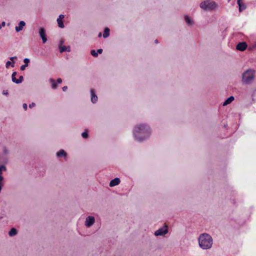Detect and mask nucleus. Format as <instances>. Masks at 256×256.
<instances>
[{
    "label": "nucleus",
    "mask_w": 256,
    "mask_h": 256,
    "mask_svg": "<svg viewBox=\"0 0 256 256\" xmlns=\"http://www.w3.org/2000/svg\"><path fill=\"white\" fill-rule=\"evenodd\" d=\"M132 134L134 140L142 142L150 138L152 134V128L147 123H138L132 127Z\"/></svg>",
    "instance_id": "f257e3e1"
},
{
    "label": "nucleus",
    "mask_w": 256,
    "mask_h": 256,
    "mask_svg": "<svg viewBox=\"0 0 256 256\" xmlns=\"http://www.w3.org/2000/svg\"><path fill=\"white\" fill-rule=\"evenodd\" d=\"M198 240L199 246L203 250H210L212 247L213 238L207 233L200 234Z\"/></svg>",
    "instance_id": "f03ea898"
},
{
    "label": "nucleus",
    "mask_w": 256,
    "mask_h": 256,
    "mask_svg": "<svg viewBox=\"0 0 256 256\" xmlns=\"http://www.w3.org/2000/svg\"><path fill=\"white\" fill-rule=\"evenodd\" d=\"M254 77L255 70L252 69H248L242 74V83L244 84H250L253 82Z\"/></svg>",
    "instance_id": "7ed1b4c3"
},
{
    "label": "nucleus",
    "mask_w": 256,
    "mask_h": 256,
    "mask_svg": "<svg viewBox=\"0 0 256 256\" xmlns=\"http://www.w3.org/2000/svg\"><path fill=\"white\" fill-rule=\"evenodd\" d=\"M200 7L205 11H213L218 8L219 5L214 1L206 0L200 3Z\"/></svg>",
    "instance_id": "20e7f679"
},
{
    "label": "nucleus",
    "mask_w": 256,
    "mask_h": 256,
    "mask_svg": "<svg viewBox=\"0 0 256 256\" xmlns=\"http://www.w3.org/2000/svg\"><path fill=\"white\" fill-rule=\"evenodd\" d=\"M96 222L95 218L92 216H88L86 217L84 221V226L86 228L92 227Z\"/></svg>",
    "instance_id": "39448f33"
},
{
    "label": "nucleus",
    "mask_w": 256,
    "mask_h": 256,
    "mask_svg": "<svg viewBox=\"0 0 256 256\" xmlns=\"http://www.w3.org/2000/svg\"><path fill=\"white\" fill-rule=\"evenodd\" d=\"M168 232V230L166 226H164L154 232L156 236H162L166 234Z\"/></svg>",
    "instance_id": "423d86ee"
},
{
    "label": "nucleus",
    "mask_w": 256,
    "mask_h": 256,
    "mask_svg": "<svg viewBox=\"0 0 256 256\" xmlns=\"http://www.w3.org/2000/svg\"><path fill=\"white\" fill-rule=\"evenodd\" d=\"M38 32L40 38L42 39V42L45 44L47 42L46 30L44 28H40Z\"/></svg>",
    "instance_id": "0eeeda50"
},
{
    "label": "nucleus",
    "mask_w": 256,
    "mask_h": 256,
    "mask_svg": "<svg viewBox=\"0 0 256 256\" xmlns=\"http://www.w3.org/2000/svg\"><path fill=\"white\" fill-rule=\"evenodd\" d=\"M90 100L92 103L96 104L98 100V98L94 92V90L92 88L90 90Z\"/></svg>",
    "instance_id": "6e6552de"
},
{
    "label": "nucleus",
    "mask_w": 256,
    "mask_h": 256,
    "mask_svg": "<svg viewBox=\"0 0 256 256\" xmlns=\"http://www.w3.org/2000/svg\"><path fill=\"white\" fill-rule=\"evenodd\" d=\"M184 20L188 26H191L194 24V22L192 18L188 15H186L184 17Z\"/></svg>",
    "instance_id": "1a4fd4ad"
},
{
    "label": "nucleus",
    "mask_w": 256,
    "mask_h": 256,
    "mask_svg": "<svg viewBox=\"0 0 256 256\" xmlns=\"http://www.w3.org/2000/svg\"><path fill=\"white\" fill-rule=\"evenodd\" d=\"M64 14H60L58 18H57V22L58 24V26L60 28H64V25L63 23L62 20L64 18Z\"/></svg>",
    "instance_id": "9d476101"
},
{
    "label": "nucleus",
    "mask_w": 256,
    "mask_h": 256,
    "mask_svg": "<svg viewBox=\"0 0 256 256\" xmlns=\"http://www.w3.org/2000/svg\"><path fill=\"white\" fill-rule=\"evenodd\" d=\"M247 47V44L245 42L238 43L236 46V49L238 50L244 51Z\"/></svg>",
    "instance_id": "9b49d317"
},
{
    "label": "nucleus",
    "mask_w": 256,
    "mask_h": 256,
    "mask_svg": "<svg viewBox=\"0 0 256 256\" xmlns=\"http://www.w3.org/2000/svg\"><path fill=\"white\" fill-rule=\"evenodd\" d=\"M25 26H26V22L24 21H23V20L20 21L18 24V26H16V28H15L16 31L17 32H20V31H21L23 30V28Z\"/></svg>",
    "instance_id": "f8f14e48"
},
{
    "label": "nucleus",
    "mask_w": 256,
    "mask_h": 256,
    "mask_svg": "<svg viewBox=\"0 0 256 256\" xmlns=\"http://www.w3.org/2000/svg\"><path fill=\"white\" fill-rule=\"evenodd\" d=\"M120 182V180L119 178H116L113 180H112L109 184L110 186L114 187L118 185Z\"/></svg>",
    "instance_id": "ddd939ff"
},
{
    "label": "nucleus",
    "mask_w": 256,
    "mask_h": 256,
    "mask_svg": "<svg viewBox=\"0 0 256 256\" xmlns=\"http://www.w3.org/2000/svg\"><path fill=\"white\" fill-rule=\"evenodd\" d=\"M238 4L239 6V11L242 12L246 8V5L243 2V0H238Z\"/></svg>",
    "instance_id": "4468645a"
},
{
    "label": "nucleus",
    "mask_w": 256,
    "mask_h": 256,
    "mask_svg": "<svg viewBox=\"0 0 256 256\" xmlns=\"http://www.w3.org/2000/svg\"><path fill=\"white\" fill-rule=\"evenodd\" d=\"M56 156L58 158H66L67 154L64 150H60L56 153Z\"/></svg>",
    "instance_id": "2eb2a0df"
},
{
    "label": "nucleus",
    "mask_w": 256,
    "mask_h": 256,
    "mask_svg": "<svg viewBox=\"0 0 256 256\" xmlns=\"http://www.w3.org/2000/svg\"><path fill=\"white\" fill-rule=\"evenodd\" d=\"M58 48L60 52H70V47H66L64 45H62L61 44H59Z\"/></svg>",
    "instance_id": "dca6fc26"
},
{
    "label": "nucleus",
    "mask_w": 256,
    "mask_h": 256,
    "mask_svg": "<svg viewBox=\"0 0 256 256\" xmlns=\"http://www.w3.org/2000/svg\"><path fill=\"white\" fill-rule=\"evenodd\" d=\"M234 98L233 96H231L229 98H228L224 102H223V106H226L228 104H230L232 102L234 101Z\"/></svg>",
    "instance_id": "f3484780"
},
{
    "label": "nucleus",
    "mask_w": 256,
    "mask_h": 256,
    "mask_svg": "<svg viewBox=\"0 0 256 256\" xmlns=\"http://www.w3.org/2000/svg\"><path fill=\"white\" fill-rule=\"evenodd\" d=\"M49 82L51 84L52 88V89H56L57 88L58 85L56 81L52 78L49 79Z\"/></svg>",
    "instance_id": "a211bd4d"
},
{
    "label": "nucleus",
    "mask_w": 256,
    "mask_h": 256,
    "mask_svg": "<svg viewBox=\"0 0 256 256\" xmlns=\"http://www.w3.org/2000/svg\"><path fill=\"white\" fill-rule=\"evenodd\" d=\"M110 30L108 28H106L104 30V34H103V37L104 38H106L110 36Z\"/></svg>",
    "instance_id": "6ab92c4d"
},
{
    "label": "nucleus",
    "mask_w": 256,
    "mask_h": 256,
    "mask_svg": "<svg viewBox=\"0 0 256 256\" xmlns=\"http://www.w3.org/2000/svg\"><path fill=\"white\" fill-rule=\"evenodd\" d=\"M17 234V230L15 228H12L8 232V235L10 236H14Z\"/></svg>",
    "instance_id": "aec40b11"
},
{
    "label": "nucleus",
    "mask_w": 256,
    "mask_h": 256,
    "mask_svg": "<svg viewBox=\"0 0 256 256\" xmlns=\"http://www.w3.org/2000/svg\"><path fill=\"white\" fill-rule=\"evenodd\" d=\"M4 178L2 176H0V193L1 192L2 186L4 185Z\"/></svg>",
    "instance_id": "412c9836"
},
{
    "label": "nucleus",
    "mask_w": 256,
    "mask_h": 256,
    "mask_svg": "<svg viewBox=\"0 0 256 256\" xmlns=\"http://www.w3.org/2000/svg\"><path fill=\"white\" fill-rule=\"evenodd\" d=\"M16 72H14L12 74V81L16 83V84H17V82H18V80L16 78Z\"/></svg>",
    "instance_id": "4be33fe9"
},
{
    "label": "nucleus",
    "mask_w": 256,
    "mask_h": 256,
    "mask_svg": "<svg viewBox=\"0 0 256 256\" xmlns=\"http://www.w3.org/2000/svg\"><path fill=\"white\" fill-rule=\"evenodd\" d=\"M10 66H11L12 67H14V62H12L10 61L6 62V68H8Z\"/></svg>",
    "instance_id": "5701e85b"
},
{
    "label": "nucleus",
    "mask_w": 256,
    "mask_h": 256,
    "mask_svg": "<svg viewBox=\"0 0 256 256\" xmlns=\"http://www.w3.org/2000/svg\"><path fill=\"white\" fill-rule=\"evenodd\" d=\"M2 153L5 155H7L10 153V150L8 148L4 146L2 148Z\"/></svg>",
    "instance_id": "b1692460"
},
{
    "label": "nucleus",
    "mask_w": 256,
    "mask_h": 256,
    "mask_svg": "<svg viewBox=\"0 0 256 256\" xmlns=\"http://www.w3.org/2000/svg\"><path fill=\"white\" fill-rule=\"evenodd\" d=\"M7 169L5 166L0 165V176H2V171H6Z\"/></svg>",
    "instance_id": "393cba45"
},
{
    "label": "nucleus",
    "mask_w": 256,
    "mask_h": 256,
    "mask_svg": "<svg viewBox=\"0 0 256 256\" xmlns=\"http://www.w3.org/2000/svg\"><path fill=\"white\" fill-rule=\"evenodd\" d=\"M90 54L92 56L94 57H97L98 56V54L97 52L94 50H92L90 51Z\"/></svg>",
    "instance_id": "a878e982"
},
{
    "label": "nucleus",
    "mask_w": 256,
    "mask_h": 256,
    "mask_svg": "<svg viewBox=\"0 0 256 256\" xmlns=\"http://www.w3.org/2000/svg\"><path fill=\"white\" fill-rule=\"evenodd\" d=\"M82 136L84 138H88V134L86 132H82Z\"/></svg>",
    "instance_id": "bb28decb"
},
{
    "label": "nucleus",
    "mask_w": 256,
    "mask_h": 256,
    "mask_svg": "<svg viewBox=\"0 0 256 256\" xmlns=\"http://www.w3.org/2000/svg\"><path fill=\"white\" fill-rule=\"evenodd\" d=\"M17 80H18L17 84H20L22 82V81L23 80V76H20L19 78L17 79Z\"/></svg>",
    "instance_id": "cd10ccee"
},
{
    "label": "nucleus",
    "mask_w": 256,
    "mask_h": 256,
    "mask_svg": "<svg viewBox=\"0 0 256 256\" xmlns=\"http://www.w3.org/2000/svg\"><path fill=\"white\" fill-rule=\"evenodd\" d=\"M30 59L28 58H25L24 60V62L26 64H28L30 62Z\"/></svg>",
    "instance_id": "c85d7f7f"
},
{
    "label": "nucleus",
    "mask_w": 256,
    "mask_h": 256,
    "mask_svg": "<svg viewBox=\"0 0 256 256\" xmlns=\"http://www.w3.org/2000/svg\"><path fill=\"white\" fill-rule=\"evenodd\" d=\"M26 66H28V64L22 65L20 66V70H24Z\"/></svg>",
    "instance_id": "c756f323"
},
{
    "label": "nucleus",
    "mask_w": 256,
    "mask_h": 256,
    "mask_svg": "<svg viewBox=\"0 0 256 256\" xmlns=\"http://www.w3.org/2000/svg\"><path fill=\"white\" fill-rule=\"evenodd\" d=\"M6 26L5 22H2V24H0V30Z\"/></svg>",
    "instance_id": "7c9ffc66"
},
{
    "label": "nucleus",
    "mask_w": 256,
    "mask_h": 256,
    "mask_svg": "<svg viewBox=\"0 0 256 256\" xmlns=\"http://www.w3.org/2000/svg\"><path fill=\"white\" fill-rule=\"evenodd\" d=\"M10 60L11 61H12V62H14V60H16V59H17V57H16V56H13V57H10Z\"/></svg>",
    "instance_id": "2f4dec72"
},
{
    "label": "nucleus",
    "mask_w": 256,
    "mask_h": 256,
    "mask_svg": "<svg viewBox=\"0 0 256 256\" xmlns=\"http://www.w3.org/2000/svg\"><path fill=\"white\" fill-rule=\"evenodd\" d=\"M22 106L25 110H27V104H24Z\"/></svg>",
    "instance_id": "473e14b6"
},
{
    "label": "nucleus",
    "mask_w": 256,
    "mask_h": 256,
    "mask_svg": "<svg viewBox=\"0 0 256 256\" xmlns=\"http://www.w3.org/2000/svg\"><path fill=\"white\" fill-rule=\"evenodd\" d=\"M34 106H35V104H34V103H33V102H32V104H30V105H29V107H30V108H32V107H34Z\"/></svg>",
    "instance_id": "72a5a7b5"
},
{
    "label": "nucleus",
    "mask_w": 256,
    "mask_h": 256,
    "mask_svg": "<svg viewBox=\"0 0 256 256\" xmlns=\"http://www.w3.org/2000/svg\"><path fill=\"white\" fill-rule=\"evenodd\" d=\"M96 52H98V54H102V49H98Z\"/></svg>",
    "instance_id": "f704fd0d"
},
{
    "label": "nucleus",
    "mask_w": 256,
    "mask_h": 256,
    "mask_svg": "<svg viewBox=\"0 0 256 256\" xmlns=\"http://www.w3.org/2000/svg\"><path fill=\"white\" fill-rule=\"evenodd\" d=\"M57 82L58 84H61L62 82V80L60 78H58V80H57Z\"/></svg>",
    "instance_id": "c9c22d12"
},
{
    "label": "nucleus",
    "mask_w": 256,
    "mask_h": 256,
    "mask_svg": "<svg viewBox=\"0 0 256 256\" xmlns=\"http://www.w3.org/2000/svg\"><path fill=\"white\" fill-rule=\"evenodd\" d=\"M67 88H68L67 86H64V87L62 88V90H63L64 91H66V90H67Z\"/></svg>",
    "instance_id": "e433bc0d"
},
{
    "label": "nucleus",
    "mask_w": 256,
    "mask_h": 256,
    "mask_svg": "<svg viewBox=\"0 0 256 256\" xmlns=\"http://www.w3.org/2000/svg\"><path fill=\"white\" fill-rule=\"evenodd\" d=\"M3 94H4V95H8V92L7 91H6V92L4 91L3 92Z\"/></svg>",
    "instance_id": "4c0bfd02"
},
{
    "label": "nucleus",
    "mask_w": 256,
    "mask_h": 256,
    "mask_svg": "<svg viewBox=\"0 0 256 256\" xmlns=\"http://www.w3.org/2000/svg\"><path fill=\"white\" fill-rule=\"evenodd\" d=\"M64 42L63 40H60L59 44H61L62 45H63Z\"/></svg>",
    "instance_id": "58836bf2"
},
{
    "label": "nucleus",
    "mask_w": 256,
    "mask_h": 256,
    "mask_svg": "<svg viewBox=\"0 0 256 256\" xmlns=\"http://www.w3.org/2000/svg\"><path fill=\"white\" fill-rule=\"evenodd\" d=\"M102 33H101V32H100V33L98 34V36L99 38H100V37H101V36H102Z\"/></svg>",
    "instance_id": "ea45409f"
}]
</instances>
